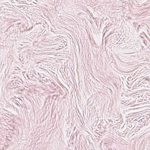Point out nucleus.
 Instances as JSON below:
<instances>
[{
  "instance_id": "nucleus-1",
  "label": "nucleus",
  "mask_w": 150,
  "mask_h": 150,
  "mask_svg": "<svg viewBox=\"0 0 150 150\" xmlns=\"http://www.w3.org/2000/svg\"><path fill=\"white\" fill-rule=\"evenodd\" d=\"M144 79H145L146 80H148L149 81V79L147 78H146L145 77L144 78Z\"/></svg>"
},
{
  "instance_id": "nucleus-2",
  "label": "nucleus",
  "mask_w": 150,
  "mask_h": 150,
  "mask_svg": "<svg viewBox=\"0 0 150 150\" xmlns=\"http://www.w3.org/2000/svg\"><path fill=\"white\" fill-rule=\"evenodd\" d=\"M133 52H130V53H132Z\"/></svg>"
},
{
  "instance_id": "nucleus-3",
  "label": "nucleus",
  "mask_w": 150,
  "mask_h": 150,
  "mask_svg": "<svg viewBox=\"0 0 150 150\" xmlns=\"http://www.w3.org/2000/svg\"><path fill=\"white\" fill-rule=\"evenodd\" d=\"M14 81H12V82H13Z\"/></svg>"
}]
</instances>
